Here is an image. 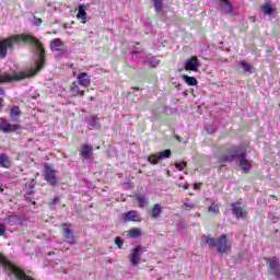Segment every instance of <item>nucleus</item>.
<instances>
[{
  "label": "nucleus",
  "instance_id": "f257e3e1",
  "mask_svg": "<svg viewBox=\"0 0 280 280\" xmlns=\"http://www.w3.org/2000/svg\"><path fill=\"white\" fill-rule=\"evenodd\" d=\"M24 43L30 47H34L38 51V58L35 60V66L27 71L16 72L13 71L12 74L4 72L0 74V84H5L8 82H21V80H27V78H34L39 71H43L45 62H47V52L40 39H38L33 34H16L9 37L0 39V59L3 60L8 56V51H12L16 45Z\"/></svg>",
  "mask_w": 280,
  "mask_h": 280
},
{
  "label": "nucleus",
  "instance_id": "f03ea898",
  "mask_svg": "<svg viewBox=\"0 0 280 280\" xmlns=\"http://www.w3.org/2000/svg\"><path fill=\"white\" fill-rule=\"evenodd\" d=\"M246 156V147L244 145H231L225 150V153L219 155V163H232L235 159L241 160Z\"/></svg>",
  "mask_w": 280,
  "mask_h": 280
},
{
  "label": "nucleus",
  "instance_id": "7ed1b4c3",
  "mask_svg": "<svg viewBox=\"0 0 280 280\" xmlns=\"http://www.w3.org/2000/svg\"><path fill=\"white\" fill-rule=\"evenodd\" d=\"M205 242L210 248H217V253H229L231 250V242H229L226 234H222L219 238L205 236Z\"/></svg>",
  "mask_w": 280,
  "mask_h": 280
},
{
  "label": "nucleus",
  "instance_id": "20e7f679",
  "mask_svg": "<svg viewBox=\"0 0 280 280\" xmlns=\"http://www.w3.org/2000/svg\"><path fill=\"white\" fill-rule=\"evenodd\" d=\"M230 207L232 208V213L236 220H246V218H248V210H246V205H244L242 200L232 202Z\"/></svg>",
  "mask_w": 280,
  "mask_h": 280
},
{
  "label": "nucleus",
  "instance_id": "39448f33",
  "mask_svg": "<svg viewBox=\"0 0 280 280\" xmlns=\"http://www.w3.org/2000/svg\"><path fill=\"white\" fill-rule=\"evenodd\" d=\"M44 180H46L48 185H51V187H58V185H60L58 177H56V170L48 163L44 164Z\"/></svg>",
  "mask_w": 280,
  "mask_h": 280
},
{
  "label": "nucleus",
  "instance_id": "423d86ee",
  "mask_svg": "<svg viewBox=\"0 0 280 280\" xmlns=\"http://www.w3.org/2000/svg\"><path fill=\"white\" fill-rule=\"evenodd\" d=\"M267 264L269 265V268L267 269L268 275H271V277H276V279H279V277H280L279 258H277V257L268 258Z\"/></svg>",
  "mask_w": 280,
  "mask_h": 280
},
{
  "label": "nucleus",
  "instance_id": "0eeeda50",
  "mask_svg": "<svg viewBox=\"0 0 280 280\" xmlns=\"http://www.w3.org/2000/svg\"><path fill=\"white\" fill-rule=\"evenodd\" d=\"M16 130H21V126L16 124H10L5 118H0V132L8 135L10 132H16Z\"/></svg>",
  "mask_w": 280,
  "mask_h": 280
},
{
  "label": "nucleus",
  "instance_id": "6e6552de",
  "mask_svg": "<svg viewBox=\"0 0 280 280\" xmlns=\"http://www.w3.org/2000/svg\"><path fill=\"white\" fill-rule=\"evenodd\" d=\"M145 248H143L141 245H138L133 248L129 259L131 261V266H138L141 264V253H145Z\"/></svg>",
  "mask_w": 280,
  "mask_h": 280
},
{
  "label": "nucleus",
  "instance_id": "1a4fd4ad",
  "mask_svg": "<svg viewBox=\"0 0 280 280\" xmlns=\"http://www.w3.org/2000/svg\"><path fill=\"white\" fill-rule=\"evenodd\" d=\"M185 71H195L198 72V69H200V60L198 59V56H191L188 58L184 66Z\"/></svg>",
  "mask_w": 280,
  "mask_h": 280
},
{
  "label": "nucleus",
  "instance_id": "9d476101",
  "mask_svg": "<svg viewBox=\"0 0 280 280\" xmlns=\"http://www.w3.org/2000/svg\"><path fill=\"white\" fill-rule=\"evenodd\" d=\"M143 218L137 210H130L121 214L122 222H142Z\"/></svg>",
  "mask_w": 280,
  "mask_h": 280
},
{
  "label": "nucleus",
  "instance_id": "9b49d317",
  "mask_svg": "<svg viewBox=\"0 0 280 280\" xmlns=\"http://www.w3.org/2000/svg\"><path fill=\"white\" fill-rule=\"evenodd\" d=\"M63 237L68 244H75V236H73V232L71 231V224L63 223Z\"/></svg>",
  "mask_w": 280,
  "mask_h": 280
},
{
  "label": "nucleus",
  "instance_id": "f8f14e48",
  "mask_svg": "<svg viewBox=\"0 0 280 280\" xmlns=\"http://www.w3.org/2000/svg\"><path fill=\"white\" fill-rule=\"evenodd\" d=\"M77 80H79L80 86H84L85 89L91 86V77L86 72H81Z\"/></svg>",
  "mask_w": 280,
  "mask_h": 280
},
{
  "label": "nucleus",
  "instance_id": "ddd939ff",
  "mask_svg": "<svg viewBox=\"0 0 280 280\" xmlns=\"http://www.w3.org/2000/svg\"><path fill=\"white\" fill-rule=\"evenodd\" d=\"M70 93L73 97H84V90H80V83L75 81L70 85Z\"/></svg>",
  "mask_w": 280,
  "mask_h": 280
},
{
  "label": "nucleus",
  "instance_id": "4468645a",
  "mask_svg": "<svg viewBox=\"0 0 280 280\" xmlns=\"http://www.w3.org/2000/svg\"><path fill=\"white\" fill-rule=\"evenodd\" d=\"M62 47H65V43L60 38H54L50 42V51H65Z\"/></svg>",
  "mask_w": 280,
  "mask_h": 280
},
{
  "label": "nucleus",
  "instance_id": "2eb2a0df",
  "mask_svg": "<svg viewBox=\"0 0 280 280\" xmlns=\"http://www.w3.org/2000/svg\"><path fill=\"white\" fill-rule=\"evenodd\" d=\"M0 167H3V170H10L12 167V162L5 153L0 154Z\"/></svg>",
  "mask_w": 280,
  "mask_h": 280
},
{
  "label": "nucleus",
  "instance_id": "dca6fc26",
  "mask_svg": "<svg viewBox=\"0 0 280 280\" xmlns=\"http://www.w3.org/2000/svg\"><path fill=\"white\" fill-rule=\"evenodd\" d=\"M161 213H163V208L161 207V205L160 203L153 205L151 209V218L153 220H159V218H161Z\"/></svg>",
  "mask_w": 280,
  "mask_h": 280
},
{
  "label": "nucleus",
  "instance_id": "f3484780",
  "mask_svg": "<svg viewBox=\"0 0 280 280\" xmlns=\"http://www.w3.org/2000/svg\"><path fill=\"white\" fill-rule=\"evenodd\" d=\"M222 2L221 10L225 12V14H233L235 12V8L229 0H220Z\"/></svg>",
  "mask_w": 280,
  "mask_h": 280
},
{
  "label": "nucleus",
  "instance_id": "a211bd4d",
  "mask_svg": "<svg viewBox=\"0 0 280 280\" xmlns=\"http://www.w3.org/2000/svg\"><path fill=\"white\" fill-rule=\"evenodd\" d=\"M93 152V147L89 144H83L80 150V156H83V159H89Z\"/></svg>",
  "mask_w": 280,
  "mask_h": 280
},
{
  "label": "nucleus",
  "instance_id": "6ab92c4d",
  "mask_svg": "<svg viewBox=\"0 0 280 280\" xmlns=\"http://www.w3.org/2000/svg\"><path fill=\"white\" fill-rule=\"evenodd\" d=\"M261 10L267 16H272V14H275V8H272V4H270V2H265L261 7Z\"/></svg>",
  "mask_w": 280,
  "mask_h": 280
},
{
  "label": "nucleus",
  "instance_id": "aec40b11",
  "mask_svg": "<svg viewBox=\"0 0 280 280\" xmlns=\"http://www.w3.org/2000/svg\"><path fill=\"white\" fill-rule=\"evenodd\" d=\"M84 8V5H80L77 14V19H79L83 25L86 24V10Z\"/></svg>",
  "mask_w": 280,
  "mask_h": 280
},
{
  "label": "nucleus",
  "instance_id": "412c9836",
  "mask_svg": "<svg viewBox=\"0 0 280 280\" xmlns=\"http://www.w3.org/2000/svg\"><path fill=\"white\" fill-rule=\"evenodd\" d=\"M183 80H184V82H186V84H188V86L198 85V79H196V77H189L187 74H184Z\"/></svg>",
  "mask_w": 280,
  "mask_h": 280
},
{
  "label": "nucleus",
  "instance_id": "4be33fe9",
  "mask_svg": "<svg viewBox=\"0 0 280 280\" xmlns=\"http://www.w3.org/2000/svg\"><path fill=\"white\" fill-rule=\"evenodd\" d=\"M238 161L244 172H248V170L253 167V164H250V162L246 160V156L241 158Z\"/></svg>",
  "mask_w": 280,
  "mask_h": 280
},
{
  "label": "nucleus",
  "instance_id": "5701e85b",
  "mask_svg": "<svg viewBox=\"0 0 280 280\" xmlns=\"http://www.w3.org/2000/svg\"><path fill=\"white\" fill-rule=\"evenodd\" d=\"M128 235L135 240L137 237H141L142 232L139 228H133L128 231Z\"/></svg>",
  "mask_w": 280,
  "mask_h": 280
},
{
  "label": "nucleus",
  "instance_id": "b1692460",
  "mask_svg": "<svg viewBox=\"0 0 280 280\" xmlns=\"http://www.w3.org/2000/svg\"><path fill=\"white\" fill-rule=\"evenodd\" d=\"M154 8L155 12L161 13L163 11V0H151Z\"/></svg>",
  "mask_w": 280,
  "mask_h": 280
},
{
  "label": "nucleus",
  "instance_id": "393cba45",
  "mask_svg": "<svg viewBox=\"0 0 280 280\" xmlns=\"http://www.w3.org/2000/svg\"><path fill=\"white\" fill-rule=\"evenodd\" d=\"M10 117H21V107L12 106L10 109Z\"/></svg>",
  "mask_w": 280,
  "mask_h": 280
},
{
  "label": "nucleus",
  "instance_id": "a878e982",
  "mask_svg": "<svg viewBox=\"0 0 280 280\" xmlns=\"http://www.w3.org/2000/svg\"><path fill=\"white\" fill-rule=\"evenodd\" d=\"M133 198L138 200L139 207H145V205H148V201L143 198V195L141 194L135 195Z\"/></svg>",
  "mask_w": 280,
  "mask_h": 280
},
{
  "label": "nucleus",
  "instance_id": "bb28decb",
  "mask_svg": "<svg viewBox=\"0 0 280 280\" xmlns=\"http://www.w3.org/2000/svg\"><path fill=\"white\" fill-rule=\"evenodd\" d=\"M171 156H172V150L170 149L159 152L160 159H170Z\"/></svg>",
  "mask_w": 280,
  "mask_h": 280
},
{
  "label": "nucleus",
  "instance_id": "cd10ccee",
  "mask_svg": "<svg viewBox=\"0 0 280 280\" xmlns=\"http://www.w3.org/2000/svg\"><path fill=\"white\" fill-rule=\"evenodd\" d=\"M241 66L244 69V71H246V72L253 71V66H250L248 62H246L244 60L241 61Z\"/></svg>",
  "mask_w": 280,
  "mask_h": 280
},
{
  "label": "nucleus",
  "instance_id": "c85d7f7f",
  "mask_svg": "<svg viewBox=\"0 0 280 280\" xmlns=\"http://www.w3.org/2000/svg\"><path fill=\"white\" fill-rule=\"evenodd\" d=\"M178 172H183L187 167V162H179L174 164Z\"/></svg>",
  "mask_w": 280,
  "mask_h": 280
},
{
  "label": "nucleus",
  "instance_id": "c756f323",
  "mask_svg": "<svg viewBox=\"0 0 280 280\" xmlns=\"http://www.w3.org/2000/svg\"><path fill=\"white\" fill-rule=\"evenodd\" d=\"M148 161L151 165H159V159H156V155H149Z\"/></svg>",
  "mask_w": 280,
  "mask_h": 280
},
{
  "label": "nucleus",
  "instance_id": "7c9ffc66",
  "mask_svg": "<svg viewBox=\"0 0 280 280\" xmlns=\"http://www.w3.org/2000/svg\"><path fill=\"white\" fill-rule=\"evenodd\" d=\"M31 196H34V190H31L28 194H26L24 196V199L26 200V202H32L33 205H36V201H32V197Z\"/></svg>",
  "mask_w": 280,
  "mask_h": 280
},
{
  "label": "nucleus",
  "instance_id": "2f4dec72",
  "mask_svg": "<svg viewBox=\"0 0 280 280\" xmlns=\"http://www.w3.org/2000/svg\"><path fill=\"white\" fill-rule=\"evenodd\" d=\"M114 242L118 248H124V240L121 237H115Z\"/></svg>",
  "mask_w": 280,
  "mask_h": 280
},
{
  "label": "nucleus",
  "instance_id": "473e14b6",
  "mask_svg": "<svg viewBox=\"0 0 280 280\" xmlns=\"http://www.w3.org/2000/svg\"><path fill=\"white\" fill-rule=\"evenodd\" d=\"M208 211H209L210 213H215V214H218V213H220V208H219L218 206H210V207L208 208Z\"/></svg>",
  "mask_w": 280,
  "mask_h": 280
},
{
  "label": "nucleus",
  "instance_id": "72a5a7b5",
  "mask_svg": "<svg viewBox=\"0 0 280 280\" xmlns=\"http://www.w3.org/2000/svg\"><path fill=\"white\" fill-rule=\"evenodd\" d=\"M0 237H5V224L0 223Z\"/></svg>",
  "mask_w": 280,
  "mask_h": 280
},
{
  "label": "nucleus",
  "instance_id": "f704fd0d",
  "mask_svg": "<svg viewBox=\"0 0 280 280\" xmlns=\"http://www.w3.org/2000/svg\"><path fill=\"white\" fill-rule=\"evenodd\" d=\"M154 62V57H145L144 58V65H152Z\"/></svg>",
  "mask_w": 280,
  "mask_h": 280
},
{
  "label": "nucleus",
  "instance_id": "c9c22d12",
  "mask_svg": "<svg viewBox=\"0 0 280 280\" xmlns=\"http://www.w3.org/2000/svg\"><path fill=\"white\" fill-rule=\"evenodd\" d=\"M34 23H35V25L37 26V27H40V25H43V19H40V18H35L34 19Z\"/></svg>",
  "mask_w": 280,
  "mask_h": 280
},
{
  "label": "nucleus",
  "instance_id": "e433bc0d",
  "mask_svg": "<svg viewBox=\"0 0 280 280\" xmlns=\"http://www.w3.org/2000/svg\"><path fill=\"white\" fill-rule=\"evenodd\" d=\"M58 203V198H52V199H49V202H48V205H50V207H54V206H56Z\"/></svg>",
  "mask_w": 280,
  "mask_h": 280
},
{
  "label": "nucleus",
  "instance_id": "4c0bfd02",
  "mask_svg": "<svg viewBox=\"0 0 280 280\" xmlns=\"http://www.w3.org/2000/svg\"><path fill=\"white\" fill-rule=\"evenodd\" d=\"M7 220H8L9 224H13V222L16 220V215H9L7 218Z\"/></svg>",
  "mask_w": 280,
  "mask_h": 280
},
{
  "label": "nucleus",
  "instance_id": "58836bf2",
  "mask_svg": "<svg viewBox=\"0 0 280 280\" xmlns=\"http://www.w3.org/2000/svg\"><path fill=\"white\" fill-rule=\"evenodd\" d=\"M97 122V119L95 117H92L90 120H89V126H93L95 127V124Z\"/></svg>",
  "mask_w": 280,
  "mask_h": 280
},
{
  "label": "nucleus",
  "instance_id": "ea45409f",
  "mask_svg": "<svg viewBox=\"0 0 280 280\" xmlns=\"http://www.w3.org/2000/svg\"><path fill=\"white\" fill-rule=\"evenodd\" d=\"M28 187H30V189H34V187H36V180H31L30 183H28Z\"/></svg>",
  "mask_w": 280,
  "mask_h": 280
},
{
  "label": "nucleus",
  "instance_id": "a19ab883",
  "mask_svg": "<svg viewBox=\"0 0 280 280\" xmlns=\"http://www.w3.org/2000/svg\"><path fill=\"white\" fill-rule=\"evenodd\" d=\"M202 187V184L196 183L194 184V189H200Z\"/></svg>",
  "mask_w": 280,
  "mask_h": 280
},
{
  "label": "nucleus",
  "instance_id": "79ce46f5",
  "mask_svg": "<svg viewBox=\"0 0 280 280\" xmlns=\"http://www.w3.org/2000/svg\"><path fill=\"white\" fill-rule=\"evenodd\" d=\"M0 95H5V90H3V88H0Z\"/></svg>",
  "mask_w": 280,
  "mask_h": 280
},
{
  "label": "nucleus",
  "instance_id": "37998d69",
  "mask_svg": "<svg viewBox=\"0 0 280 280\" xmlns=\"http://www.w3.org/2000/svg\"><path fill=\"white\" fill-rule=\"evenodd\" d=\"M132 45H133V47H137V45H139V43L138 42H133Z\"/></svg>",
  "mask_w": 280,
  "mask_h": 280
},
{
  "label": "nucleus",
  "instance_id": "c03bdc74",
  "mask_svg": "<svg viewBox=\"0 0 280 280\" xmlns=\"http://www.w3.org/2000/svg\"><path fill=\"white\" fill-rule=\"evenodd\" d=\"M139 54V51H135L132 52V56H137Z\"/></svg>",
  "mask_w": 280,
  "mask_h": 280
},
{
  "label": "nucleus",
  "instance_id": "a18cd8bd",
  "mask_svg": "<svg viewBox=\"0 0 280 280\" xmlns=\"http://www.w3.org/2000/svg\"><path fill=\"white\" fill-rule=\"evenodd\" d=\"M156 68V66H154V65H151V67H150V69H155Z\"/></svg>",
  "mask_w": 280,
  "mask_h": 280
},
{
  "label": "nucleus",
  "instance_id": "49530a36",
  "mask_svg": "<svg viewBox=\"0 0 280 280\" xmlns=\"http://www.w3.org/2000/svg\"><path fill=\"white\" fill-rule=\"evenodd\" d=\"M94 100H95V97H93V96L90 97V101H91V102H93Z\"/></svg>",
  "mask_w": 280,
  "mask_h": 280
}]
</instances>
